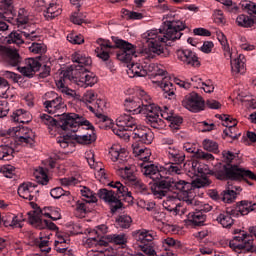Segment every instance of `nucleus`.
<instances>
[{
  "mask_svg": "<svg viewBox=\"0 0 256 256\" xmlns=\"http://www.w3.org/2000/svg\"><path fill=\"white\" fill-rule=\"evenodd\" d=\"M187 26L181 20H168L163 22L159 29L149 30L142 35V44L148 47L150 53L165 56V46L181 39Z\"/></svg>",
  "mask_w": 256,
  "mask_h": 256,
  "instance_id": "1",
  "label": "nucleus"
},
{
  "mask_svg": "<svg viewBox=\"0 0 256 256\" xmlns=\"http://www.w3.org/2000/svg\"><path fill=\"white\" fill-rule=\"evenodd\" d=\"M139 97H128L124 100L125 111L132 113V115H146L147 124L153 129H165V121L157 117L159 113V106L151 103V98L142 91Z\"/></svg>",
  "mask_w": 256,
  "mask_h": 256,
  "instance_id": "2",
  "label": "nucleus"
},
{
  "mask_svg": "<svg viewBox=\"0 0 256 256\" xmlns=\"http://www.w3.org/2000/svg\"><path fill=\"white\" fill-rule=\"evenodd\" d=\"M141 173L148 179L153 181L150 189L156 199L163 197H171L169 193L175 195L177 193V180L170 176H163V170H159V166L151 163L142 164Z\"/></svg>",
  "mask_w": 256,
  "mask_h": 256,
  "instance_id": "3",
  "label": "nucleus"
},
{
  "mask_svg": "<svg viewBox=\"0 0 256 256\" xmlns=\"http://www.w3.org/2000/svg\"><path fill=\"white\" fill-rule=\"evenodd\" d=\"M223 161L226 164L219 163L214 168V175L220 181H246L250 186L253 185L248 179L256 181V174L251 172V170H246L237 165H233V160L237 155L231 151L224 150L222 152Z\"/></svg>",
  "mask_w": 256,
  "mask_h": 256,
  "instance_id": "4",
  "label": "nucleus"
},
{
  "mask_svg": "<svg viewBox=\"0 0 256 256\" xmlns=\"http://www.w3.org/2000/svg\"><path fill=\"white\" fill-rule=\"evenodd\" d=\"M112 41L114 45H111V41L109 40H103V38L98 39L97 43L100 47H97L95 50L96 56L102 59V61H105L107 67H113V62L109 61L111 56L107 52L108 49H119L117 59L123 63H129L133 57H137V47L135 45L116 36H112Z\"/></svg>",
  "mask_w": 256,
  "mask_h": 256,
  "instance_id": "5",
  "label": "nucleus"
},
{
  "mask_svg": "<svg viewBox=\"0 0 256 256\" xmlns=\"http://www.w3.org/2000/svg\"><path fill=\"white\" fill-rule=\"evenodd\" d=\"M192 167L196 179L191 183L184 180L177 181V192L182 193L190 205H197L195 189H203V187H209L211 185V181L207 178L211 170H209V166L195 162L192 163Z\"/></svg>",
  "mask_w": 256,
  "mask_h": 256,
  "instance_id": "6",
  "label": "nucleus"
},
{
  "mask_svg": "<svg viewBox=\"0 0 256 256\" xmlns=\"http://www.w3.org/2000/svg\"><path fill=\"white\" fill-rule=\"evenodd\" d=\"M72 61L76 64L71 65L67 70H64L62 73L76 72V74L70 75L73 76V79L77 81V83L81 87H83L84 89H87V87H93V85L97 83V76L89 72V68H87L91 67L93 63L91 57L83 54L82 52H75L74 54H72Z\"/></svg>",
  "mask_w": 256,
  "mask_h": 256,
  "instance_id": "7",
  "label": "nucleus"
},
{
  "mask_svg": "<svg viewBox=\"0 0 256 256\" xmlns=\"http://www.w3.org/2000/svg\"><path fill=\"white\" fill-rule=\"evenodd\" d=\"M0 57L4 63L11 67H17L19 73L28 79L35 77V73L41 69V62L34 58H21L19 52L5 46L0 47Z\"/></svg>",
  "mask_w": 256,
  "mask_h": 256,
  "instance_id": "8",
  "label": "nucleus"
},
{
  "mask_svg": "<svg viewBox=\"0 0 256 256\" xmlns=\"http://www.w3.org/2000/svg\"><path fill=\"white\" fill-rule=\"evenodd\" d=\"M109 186L113 189H117L116 192L107 188L99 189L97 195L99 199H102L104 203L109 205L111 213H117L119 209H123L122 201H133L131 191L121 182H110Z\"/></svg>",
  "mask_w": 256,
  "mask_h": 256,
  "instance_id": "9",
  "label": "nucleus"
},
{
  "mask_svg": "<svg viewBox=\"0 0 256 256\" xmlns=\"http://www.w3.org/2000/svg\"><path fill=\"white\" fill-rule=\"evenodd\" d=\"M58 119L53 118L47 114H40L41 122L47 127H60L62 131H71L72 133H77V127L80 125H85L88 129L93 127L89 120L85 119L83 116L75 113H62L55 115Z\"/></svg>",
  "mask_w": 256,
  "mask_h": 256,
  "instance_id": "10",
  "label": "nucleus"
},
{
  "mask_svg": "<svg viewBox=\"0 0 256 256\" xmlns=\"http://www.w3.org/2000/svg\"><path fill=\"white\" fill-rule=\"evenodd\" d=\"M229 247L240 256H251L255 251L251 236H247V232L239 229L234 230V237L230 240Z\"/></svg>",
  "mask_w": 256,
  "mask_h": 256,
  "instance_id": "11",
  "label": "nucleus"
},
{
  "mask_svg": "<svg viewBox=\"0 0 256 256\" xmlns=\"http://www.w3.org/2000/svg\"><path fill=\"white\" fill-rule=\"evenodd\" d=\"M218 41L224 52L225 59H230L232 71L243 75V73H245V63L247 61L245 55L239 54L237 58L233 59V52H231V47L229 46V41H227V36H225V34H219Z\"/></svg>",
  "mask_w": 256,
  "mask_h": 256,
  "instance_id": "12",
  "label": "nucleus"
},
{
  "mask_svg": "<svg viewBox=\"0 0 256 256\" xmlns=\"http://www.w3.org/2000/svg\"><path fill=\"white\" fill-rule=\"evenodd\" d=\"M28 219L33 227L41 231L38 240L49 241L51 235H53L51 231L59 229L51 220L40 218L36 212H28Z\"/></svg>",
  "mask_w": 256,
  "mask_h": 256,
  "instance_id": "13",
  "label": "nucleus"
},
{
  "mask_svg": "<svg viewBox=\"0 0 256 256\" xmlns=\"http://www.w3.org/2000/svg\"><path fill=\"white\" fill-rule=\"evenodd\" d=\"M45 97L46 100L43 102V107L46 113L55 115V113H63L67 109V104L59 94L51 91L46 93Z\"/></svg>",
  "mask_w": 256,
  "mask_h": 256,
  "instance_id": "14",
  "label": "nucleus"
},
{
  "mask_svg": "<svg viewBox=\"0 0 256 256\" xmlns=\"http://www.w3.org/2000/svg\"><path fill=\"white\" fill-rule=\"evenodd\" d=\"M138 121L131 114H122L116 119V126L118 128H113V133L118 137L125 136V131H133L138 129Z\"/></svg>",
  "mask_w": 256,
  "mask_h": 256,
  "instance_id": "15",
  "label": "nucleus"
},
{
  "mask_svg": "<svg viewBox=\"0 0 256 256\" xmlns=\"http://www.w3.org/2000/svg\"><path fill=\"white\" fill-rule=\"evenodd\" d=\"M244 215L246 214L243 213V208L238 202L236 205L228 207L225 212L219 214L216 218V221L225 229H229V227L235 223L233 217L237 218Z\"/></svg>",
  "mask_w": 256,
  "mask_h": 256,
  "instance_id": "16",
  "label": "nucleus"
},
{
  "mask_svg": "<svg viewBox=\"0 0 256 256\" xmlns=\"http://www.w3.org/2000/svg\"><path fill=\"white\" fill-rule=\"evenodd\" d=\"M182 107L191 113H201L205 111V100L196 92H190L182 99Z\"/></svg>",
  "mask_w": 256,
  "mask_h": 256,
  "instance_id": "17",
  "label": "nucleus"
},
{
  "mask_svg": "<svg viewBox=\"0 0 256 256\" xmlns=\"http://www.w3.org/2000/svg\"><path fill=\"white\" fill-rule=\"evenodd\" d=\"M9 137H14L15 142L18 145H33V139L35 134H33V130H29V128L16 126L8 129L7 131Z\"/></svg>",
  "mask_w": 256,
  "mask_h": 256,
  "instance_id": "18",
  "label": "nucleus"
},
{
  "mask_svg": "<svg viewBox=\"0 0 256 256\" xmlns=\"http://www.w3.org/2000/svg\"><path fill=\"white\" fill-rule=\"evenodd\" d=\"M72 75H77V72H61L59 80L56 81V85L58 89L61 90V93H64V95H67V97H71L72 99H75L77 97V92L75 90L70 89L67 87V84L69 82L75 83L78 85V87H82L77 80L73 79Z\"/></svg>",
  "mask_w": 256,
  "mask_h": 256,
  "instance_id": "19",
  "label": "nucleus"
},
{
  "mask_svg": "<svg viewBox=\"0 0 256 256\" xmlns=\"http://www.w3.org/2000/svg\"><path fill=\"white\" fill-rule=\"evenodd\" d=\"M36 188L37 185L31 182L22 183L18 187V195L19 197H22V199L32 201L31 205H36L33 203L34 201H37V193H39V190H35Z\"/></svg>",
  "mask_w": 256,
  "mask_h": 256,
  "instance_id": "20",
  "label": "nucleus"
},
{
  "mask_svg": "<svg viewBox=\"0 0 256 256\" xmlns=\"http://www.w3.org/2000/svg\"><path fill=\"white\" fill-rule=\"evenodd\" d=\"M134 139H138V143H143L144 145H151L153 143V139H155V134L153 131L145 126H139L133 132Z\"/></svg>",
  "mask_w": 256,
  "mask_h": 256,
  "instance_id": "21",
  "label": "nucleus"
},
{
  "mask_svg": "<svg viewBox=\"0 0 256 256\" xmlns=\"http://www.w3.org/2000/svg\"><path fill=\"white\" fill-rule=\"evenodd\" d=\"M176 56L179 61L191 65L192 67H199V58L195 52L189 49H180L176 51Z\"/></svg>",
  "mask_w": 256,
  "mask_h": 256,
  "instance_id": "22",
  "label": "nucleus"
},
{
  "mask_svg": "<svg viewBox=\"0 0 256 256\" xmlns=\"http://www.w3.org/2000/svg\"><path fill=\"white\" fill-rule=\"evenodd\" d=\"M166 155L171 163H176V165L185 163V153L177 146H169L166 149Z\"/></svg>",
  "mask_w": 256,
  "mask_h": 256,
  "instance_id": "23",
  "label": "nucleus"
},
{
  "mask_svg": "<svg viewBox=\"0 0 256 256\" xmlns=\"http://www.w3.org/2000/svg\"><path fill=\"white\" fill-rule=\"evenodd\" d=\"M184 149H185V151H187V153H193V157H195L196 159H200L202 161H214L215 160V156H213V154L205 152L201 149H197L189 143L184 145Z\"/></svg>",
  "mask_w": 256,
  "mask_h": 256,
  "instance_id": "24",
  "label": "nucleus"
},
{
  "mask_svg": "<svg viewBox=\"0 0 256 256\" xmlns=\"http://www.w3.org/2000/svg\"><path fill=\"white\" fill-rule=\"evenodd\" d=\"M179 197H181L184 203H186L187 205H190V207H197L195 208V211L202 213V215H205V213H209V211L213 209V206L209 204H203L197 201L196 198H195L196 204H189V202H187V199H185V195H183L182 193H179L178 191L175 193V195H172V199H179Z\"/></svg>",
  "mask_w": 256,
  "mask_h": 256,
  "instance_id": "25",
  "label": "nucleus"
},
{
  "mask_svg": "<svg viewBox=\"0 0 256 256\" xmlns=\"http://www.w3.org/2000/svg\"><path fill=\"white\" fill-rule=\"evenodd\" d=\"M90 125L92 126L90 128H88L86 125H80L77 127V130L79 127H85V129H90L92 131L91 134H85L82 136L76 135L75 140L80 145H91V143H95V141H97V135H95V132L93 131L95 128L93 127V124L90 123Z\"/></svg>",
  "mask_w": 256,
  "mask_h": 256,
  "instance_id": "26",
  "label": "nucleus"
},
{
  "mask_svg": "<svg viewBox=\"0 0 256 256\" xmlns=\"http://www.w3.org/2000/svg\"><path fill=\"white\" fill-rule=\"evenodd\" d=\"M191 81L193 83V87H196V89H203L204 93H213V91H215V86H213V82H211V80L203 82L201 78L194 76L191 78Z\"/></svg>",
  "mask_w": 256,
  "mask_h": 256,
  "instance_id": "27",
  "label": "nucleus"
},
{
  "mask_svg": "<svg viewBox=\"0 0 256 256\" xmlns=\"http://www.w3.org/2000/svg\"><path fill=\"white\" fill-rule=\"evenodd\" d=\"M187 218L189 223H192L194 227H201L202 225H205L207 215L195 210V212H189Z\"/></svg>",
  "mask_w": 256,
  "mask_h": 256,
  "instance_id": "28",
  "label": "nucleus"
},
{
  "mask_svg": "<svg viewBox=\"0 0 256 256\" xmlns=\"http://www.w3.org/2000/svg\"><path fill=\"white\" fill-rule=\"evenodd\" d=\"M16 225H19V220H17V216L13 214H8L5 216H2L0 213V229H7L11 227H15Z\"/></svg>",
  "mask_w": 256,
  "mask_h": 256,
  "instance_id": "29",
  "label": "nucleus"
},
{
  "mask_svg": "<svg viewBox=\"0 0 256 256\" xmlns=\"http://www.w3.org/2000/svg\"><path fill=\"white\" fill-rule=\"evenodd\" d=\"M160 87L163 91V97L165 99H173L175 97V85L167 80V78H164L160 82Z\"/></svg>",
  "mask_w": 256,
  "mask_h": 256,
  "instance_id": "30",
  "label": "nucleus"
},
{
  "mask_svg": "<svg viewBox=\"0 0 256 256\" xmlns=\"http://www.w3.org/2000/svg\"><path fill=\"white\" fill-rule=\"evenodd\" d=\"M219 119H221V121H224L226 124V127H228V129L224 130V133L227 137H233V131H235V127H237V120L233 119L231 116L229 115H220Z\"/></svg>",
  "mask_w": 256,
  "mask_h": 256,
  "instance_id": "31",
  "label": "nucleus"
},
{
  "mask_svg": "<svg viewBox=\"0 0 256 256\" xmlns=\"http://www.w3.org/2000/svg\"><path fill=\"white\" fill-rule=\"evenodd\" d=\"M22 29V36L27 39V41H37L39 39V32L35 28H32L29 23L25 24L24 26L19 27Z\"/></svg>",
  "mask_w": 256,
  "mask_h": 256,
  "instance_id": "32",
  "label": "nucleus"
},
{
  "mask_svg": "<svg viewBox=\"0 0 256 256\" xmlns=\"http://www.w3.org/2000/svg\"><path fill=\"white\" fill-rule=\"evenodd\" d=\"M133 153L139 157L141 161L147 163L151 157V150L148 148H140L138 143L132 144Z\"/></svg>",
  "mask_w": 256,
  "mask_h": 256,
  "instance_id": "33",
  "label": "nucleus"
},
{
  "mask_svg": "<svg viewBox=\"0 0 256 256\" xmlns=\"http://www.w3.org/2000/svg\"><path fill=\"white\" fill-rule=\"evenodd\" d=\"M237 24L240 27L251 28L256 26V16H247L245 14H241L236 19Z\"/></svg>",
  "mask_w": 256,
  "mask_h": 256,
  "instance_id": "34",
  "label": "nucleus"
},
{
  "mask_svg": "<svg viewBox=\"0 0 256 256\" xmlns=\"http://www.w3.org/2000/svg\"><path fill=\"white\" fill-rule=\"evenodd\" d=\"M11 119L14 123H29V112L23 109H17L12 113Z\"/></svg>",
  "mask_w": 256,
  "mask_h": 256,
  "instance_id": "35",
  "label": "nucleus"
},
{
  "mask_svg": "<svg viewBox=\"0 0 256 256\" xmlns=\"http://www.w3.org/2000/svg\"><path fill=\"white\" fill-rule=\"evenodd\" d=\"M15 153V149L9 145H0V161H11L13 154Z\"/></svg>",
  "mask_w": 256,
  "mask_h": 256,
  "instance_id": "36",
  "label": "nucleus"
},
{
  "mask_svg": "<svg viewBox=\"0 0 256 256\" xmlns=\"http://www.w3.org/2000/svg\"><path fill=\"white\" fill-rule=\"evenodd\" d=\"M112 161H118V163H125L127 161V152L125 149L112 148L110 151Z\"/></svg>",
  "mask_w": 256,
  "mask_h": 256,
  "instance_id": "37",
  "label": "nucleus"
},
{
  "mask_svg": "<svg viewBox=\"0 0 256 256\" xmlns=\"http://www.w3.org/2000/svg\"><path fill=\"white\" fill-rule=\"evenodd\" d=\"M34 177L40 185H47L49 183V176L47 175V170L43 167H39L34 171Z\"/></svg>",
  "mask_w": 256,
  "mask_h": 256,
  "instance_id": "38",
  "label": "nucleus"
},
{
  "mask_svg": "<svg viewBox=\"0 0 256 256\" xmlns=\"http://www.w3.org/2000/svg\"><path fill=\"white\" fill-rule=\"evenodd\" d=\"M108 229L109 228L107 227V225L104 224L97 226L95 229V233L98 236L99 245H102L104 247H106L107 245V235L105 234L107 233Z\"/></svg>",
  "mask_w": 256,
  "mask_h": 256,
  "instance_id": "39",
  "label": "nucleus"
},
{
  "mask_svg": "<svg viewBox=\"0 0 256 256\" xmlns=\"http://www.w3.org/2000/svg\"><path fill=\"white\" fill-rule=\"evenodd\" d=\"M8 45L15 44V45H23L25 40H23V34L19 30L11 32L8 37L6 38Z\"/></svg>",
  "mask_w": 256,
  "mask_h": 256,
  "instance_id": "40",
  "label": "nucleus"
},
{
  "mask_svg": "<svg viewBox=\"0 0 256 256\" xmlns=\"http://www.w3.org/2000/svg\"><path fill=\"white\" fill-rule=\"evenodd\" d=\"M130 185L133 187L136 193H140L141 195H147L149 193V188H147V185H145V183H143V181H141L139 178L132 180Z\"/></svg>",
  "mask_w": 256,
  "mask_h": 256,
  "instance_id": "41",
  "label": "nucleus"
},
{
  "mask_svg": "<svg viewBox=\"0 0 256 256\" xmlns=\"http://www.w3.org/2000/svg\"><path fill=\"white\" fill-rule=\"evenodd\" d=\"M241 9L244 11V13H248L251 17H256V3L244 0L240 3Z\"/></svg>",
  "mask_w": 256,
  "mask_h": 256,
  "instance_id": "42",
  "label": "nucleus"
},
{
  "mask_svg": "<svg viewBox=\"0 0 256 256\" xmlns=\"http://www.w3.org/2000/svg\"><path fill=\"white\" fill-rule=\"evenodd\" d=\"M106 243H115V245H125L127 237L125 234H109L106 235Z\"/></svg>",
  "mask_w": 256,
  "mask_h": 256,
  "instance_id": "43",
  "label": "nucleus"
},
{
  "mask_svg": "<svg viewBox=\"0 0 256 256\" xmlns=\"http://www.w3.org/2000/svg\"><path fill=\"white\" fill-rule=\"evenodd\" d=\"M236 197H237V192L231 189V187H228L224 192H222L219 195V199H221V201H223L224 203H233Z\"/></svg>",
  "mask_w": 256,
  "mask_h": 256,
  "instance_id": "44",
  "label": "nucleus"
},
{
  "mask_svg": "<svg viewBox=\"0 0 256 256\" xmlns=\"http://www.w3.org/2000/svg\"><path fill=\"white\" fill-rule=\"evenodd\" d=\"M121 177L123 179H126V181H129V183H132V181L137 179V176H135V170L131 167L125 166L124 168H119Z\"/></svg>",
  "mask_w": 256,
  "mask_h": 256,
  "instance_id": "45",
  "label": "nucleus"
},
{
  "mask_svg": "<svg viewBox=\"0 0 256 256\" xmlns=\"http://www.w3.org/2000/svg\"><path fill=\"white\" fill-rule=\"evenodd\" d=\"M162 171L166 175H181V172H182L181 164L170 162L168 165L164 167V170Z\"/></svg>",
  "mask_w": 256,
  "mask_h": 256,
  "instance_id": "46",
  "label": "nucleus"
},
{
  "mask_svg": "<svg viewBox=\"0 0 256 256\" xmlns=\"http://www.w3.org/2000/svg\"><path fill=\"white\" fill-rule=\"evenodd\" d=\"M80 193L82 197H84L82 201H86V203H97V196H95V193H93V191L88 187L84 186L80 190Z\"/></svg>",
  "mask_w": 256,
  "mask_h": 256,
  "instance_id": "47",
  "label": "nucleus"
},
{
  "mask_svg": "<svg viewBox=\"0 0 256 256\" xmlns=\"http://www.w3.org/2000/svg\"><path fill=\"white\" fill-rule=\"evenodd\" d=\"M133 77H145V71L141 63H132L129 69L128 75Z\"/></svg>",
  "mask_w": 256,
  "mask_h": 256,
  "instance_id": "48",
  "label": "nucleus"
},
{
  "mask_svg": "<svg viewBox=\"0 0 256 256\" xmlns=\"http://www.w3.org/2000/svg\"><path fill=\"white\" fill-rule=\"evenodd\" d=\"M68 241H69V237L59 235L58 236V240H56L54 242V249H55V251H57V253L65 252L66 249H68V247L61 248V245H69Z\"/></svg>",
  "mask_w": 256,
  "mask_h": 256,
  "instance_id": "49",
  "label": "nucleus"
},
{
  "mask_svg": "<svg viewBox=\"0 0 256 256\" xmlns=\"http://www.w3.org/2000/svg\"><path fill=\"white\" fill-rule=\"evenodd\" d=\"M202 145L205 151H209L210 153H219V144L213 140L205 139Z\"/></svg>",
  "mask_w": 256,
  "mask_h": 256,
  "instance_id": "50",
  "label": "nucleus"
},
{
  "mask_svg": "<svg viewBox=\"0 0 256 256\" xmlns=\"http://www.w3.org/2000/svg\"><path fill=\"white\" fill-rule=\"evenodd\" d=\"M29 51L35 55H43L47 52V46L43 43H32L29 47Z\"/></svg>",
  "mask_w": 256,
  "mask_h": 256,
  "instance_id": "51",
  "label": "nucleus"
},
{
  "mask_svg": "<svg viewBox=\"0 0 256 256\" xmlns=\"http://www.w3.org/2000/svg\"><path fill=\"white\" fill-rule=\"evenodd\" d=\"M122 13L126 19H130L132 21H140V19H143L145 15L143 13L135 12V11H130L127 9H123Z\"/></svg>",
  "mask_w": 256,
  "mask_h": 256,
  "instance_id": "52",
  "label": "nucleus"
},
{
  "mask_svg": "<svg viewBox=\"0 0 256 256\" xmlns=\"http://www.w3.org/2000/svg\"><path fill=\"white\" fill-rule=\"evenodd\" d=\"M57 3L51 2L46 9V14L50 19H55L58 15H61V10L57 8Z\"/></svg>",
  "mask_w": 256,
  "mask_h": 256,
  "instance_id": "53",
  "label": "nucleus"
},
{
  "mask_svg": "<svg viewBox=\"0 0 256 256\" xmlns=\"http://www.w3.org/2000/svg\"><path fill=\"white\" fill-rule=\"evenodd\" d=\"M169 127L173 131H179L181 125L183 124V118L177 115H172V118H170V121H168Z\"/></svg>",
  "mask_w": 256,
  "mask_h": 256,
  "instance_id": "54",
  "label": "nucleus"
},
{
  "mask_svg": "<svg viewBox=\"0 0 256 256\" xmlns=\"http://www.w3.org/2000/svg\"><path fill=\"white\" fill-rule=\"evenodd\" d=\"M50 195L51 197H53V199H61V197H69V195H71V192L65 191L61 187H56L51 189Z\"/></svg>",
  "mask_w": 256,
  "mask_h": 256,
  "instance_id": "55",
  "label": "nucleus"
},
{
  "mask_svg": "<svg viewBox=\"0 0 256 256\" xmlns=\"http://www.w3.org/2000/svg\"><path fill=\"white\" fill-rule=\"evenodd\" d=\"M132 222L133 220L127 215H122L116 220L117 225H119L121 229H129Z\"/></svg>",
  "mask_w": 256,
  "mask_h": 256,
  "instance_id": "56",
  "label": "nucleus"
},
{
  "mask_svg": "<svg viewBox=\"0 0 256 256\" xmlns=\"http://www.w3.org/2000/svg\"><path fill=\"white\" fill-rule=\"evenodd\" d=\"M35 245L39 247L42 253H50L51 252V242L49 240H35Z\"/></svg>",
  "mask_w": 256,
  "mask_h": 256,
  "instance_id": "57",
  "label": "nucleus"
},
{
  "mask_svg": "<svg viewBox=\"0 0 256 256\" xmlns=\"http://www.w3.org/2000/svg\"><path fill=\"white\" fill-rule=\"evenodd\" d=\"M67 41L73 45H82V43H85V38L81 34L72 33L67 36Z\"/></svg>",
  "mask_w": 256,
  "mask_h": 256,
  "instance_id": "58",
  "label": "nucleus"
},
{
  "mask_svg": "<svg viewBox=\"0 0 256 256\" xmlns=\"http://www.w3.org/2000/svg\"><path fill=\"white\" fill-rule=\"evenodd\" d=\"M157 118L160 119V121H163L165 119L166 121H170V119L173 117V112L169 111V108L165 107V110H161V107H159L158 113L156 114ZM160 115V117H159ZM162 117V119H161Z\"/></svg>",
  "mask_w": 256,
  "mask_h": 256,
  "instance_id": "59",
  "label": "nucleus"
},
{
  "mask_svg": "<svg viewBox=\"0 0 256 256\" xmlns=\"http://www.w3.org/2000/svg\"><path fill=\"white\" fill-rule=\"evenodd\" d=\"M23 13H25V10L20 9L18 12V17L16 18L18 28L23 27L24 25H27V23H29V18L27 17V15H24Z\"/></svg>",
  "mask_w": 256,
  "mask_h": 256,
  "instance_id": "60",
  "label": "nucleus"
},
{
  "mask_svg": "<svg viewBox=\"0 0 256 256\" xmlns=\"http://www.w3.org/2000/svg\"><path fill=\"white\" fill-rule=\"evenodd\" d=\"M157 64L155 63H149V62H144L143 64V69L145 71V77L146 75H153L155 74V72L157 71Z\"/></svg>",
  "mask_w": 256,
  "mask_h": 256,
  "instance_id": "61",
  "label": "nucleus"
},
{
  "mask_svg": "<svg viewBox=\"0 0 256 256\" xmlns=\"http://www.w3.org/2000/svg\"><path fill=\"white\" fill-rule=\"evenodd\" d=\"M163 245H167V247H170L171 249H180L181 242L178 240H175L173 238H166L163 240Z\"/></svg>",
  "mask_w": 256,
  "mask_h": 256,
  "instance_id": "62",
  "label": "nucleus"
},
{
  "mask_svg": "<svg viewBox=\"0 0 256 256\" xmlns=\"http://www.w3.org/2000/svg\"><path fill=\"white\" fill-rule=\"evenodd\" d=\"M2 173L4 176H6L8 179H13V175L16 173V169L12 165H6L2 168Z\"/></svg>",
  "mask_w": 256,
  "mask_h": 256,
  "instance_id": "63",
  "label": "nucleus"
},
{
  "mask_svg": "<svg viewBox=\"0 0 256 256\" xmlns=\"http://www.w3.org/2000/svg\"><path fill=\"white\" fill-rule=\"evenodd\" d=\"M2 76L5 77V79H11L12 81H14V83H17V81L21 79V75H18L11 71H3Z\"/></svg>",
  "mask_w": 256,
  "mask_h": 256,
  "instance_id": "64",
  "label": "nucleus"
}]
</instances>
